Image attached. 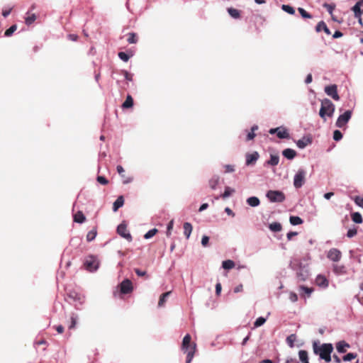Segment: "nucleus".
Masks as SVG:
<instances>
[{"label": "nucleus", "mask_w": 363, "mask_h": 363, "mask_svg": "<svg viewBox=\"0 0 363 363\" xmlns=\"http://www.w3.org/2000/svg\"><path fill=\"white\" fill-rule=\"evenodd\" d=\"M220 181V177L218 175H214L209 180V186L213 189L215 190L216 189L217 185L218 184Z\"/></svg>", "instance_id": "393cba45"}, {"label": "nucleus", "mask_w": 363, "mask_h": 363, "mask_svg": "<svg viewBox=\"0 0 363 363\" xmlns=\"http://www.w3.org/2000/svg\"><path fill=\"white\" fill-rule=\"evenodd\" d=\"M357 230L356 228H350L348 230V231L347 233V236L350 238H352L354 236H355L357 235Z\"/></svg>", "instance_id": "3c124183"}, {"label": "nucleus", "mask_w": 363, "mask_h": 363, "mask_svg": "<svg viewBox=\"0 0 363 363\" xmlns=\"http://www.w3.org/2000/svg\"><path fill=\"white\" fill-rule=\"evenodd\" d=\"M279 157L278 155H270L269 160L267 161V164L272 166H276L279 164Z\"/></svg>", "instance_id": "473e14b6"}, {"label": "nucleus", "mask_w": 363, "mask_h": 363, "mask_svg": "<svg viewBox=\"0 0 363 363\" xmlns=\"http://www.w3.org/2000/svg\"><path fill=\"white\" fill-rule=\"evenodd\" d=\"M341 252L336 248L330 249L327 255V257L333 262H338L341 259Z\"/></svg>", "instance_id": "9b49d317"}, {"label": "nucleus", "mask_w": 363, "mask_h": 363, "mask_svg": "<svg viewBox=\"0 0 363 363\" xmlns=\"http://www.w3.org/2000/svg\"><path fill=\"white\" fill-rule=\"evenodd\" d=\"M16 29H17V26L16 25L11 26L9 28H8L5 31L4 35L6 37H10L16 30Z\"/></svg>", "instance_id": "79ce46f5"}, {"label": "nucleus", "mask_w": 363, "mask_h": 363, "mask_svg": "<svg viewBox=\"0 0 363 363\" xmlns=\"http://www.w3.org/2000/svg\"><path fill=\"white\" fill-rule=\"evenodd\" d=\"M316 344H314V352L318 354L320 358L324 359L325 362H329L331 361V353L333 350V345L330 343H324L320 348L315 347Z\"/></svg>", "instance_id": "f03ea898"}, {"label": "nucleus", "mask_w": 363, "mask_h": 363, "mask_svg": "<svg viewBox=\"0 0 363 363\" xmlns=\"http://www.w3.org/2000/svg\"><path fill=\"white\" fill-rule=\"evenodd\" d=\"M312 143V140L308 137H303L300 140H298L296 142V146L299 149H304L307 145H310Z\"/></svg>", "instance_id": "2eb2a0df"}, {"label": "nucleus", "mask_w": 363, "mask_h": 363, "mask_svg": "<svg viewBox=\"0 0 363 363\" xmlns=\"http://www.w3.org/2000/svg\"><path fill=\"white\" fill-rule=\"evenodd\" d=\"M246 202L251 207H257L260 203V201L257 196L249 197L247 199Z\"/></svg>", "instance_id": "5701e85b"}, {"label": "nucleus", "mask_w": 363, "mask_h": 363, "mask_svg": "<svg viewBox=\"0 0 363 363\" xmlns=\"http://www.w3.org/2000/svg\"><path fill=\"white\" fill-rule=\"evenodd\" d=\"M157 232V230L156 228H152L150 230H148L144 235V238L146 240H148L151 238H152Z\"/></svg>", "instance_id": "37998d69"}, {"label": "nucleus", "mask_w": 363, "mask_h": 363, "mask_svg": "<svg viewBox=\"0 0 363 363\" xmlns=\"http://www.w3.org/2000/svg\"><path fill=\"white\" fill-rule=\"evenodd\" d=\"M315 284L318 286L325 289L328 286L329 282L325 276L319 274L315 278Z\"/></svg>", "instance_id": "4468645a"}, {"label": "nucleus", "mask_w": 363, "mask_h": 363, "mask_svg": "<svg viewBox=\"0 0 363 363\" xmlns=\"http://www.w3.org/2000/svg\"><path fill=\"white\" fill-rule=\"evenodd\" d=\"M209 241V237L207 235H203L201 238V245L203 247H206L208 245Z\"/></svg>", "instance_id": "680f3d73"}, {"label": "nucleus", "mask_w": 363, "mask_h": 363, "mask_svg": "<svg viewBox=\"0 0 363 363\" xmlns=\"http://www.w3.org/2000/svg\"><path fill=\"white\" fill-rule=\"evenodd\" d=\"M97 182L100 183L101 184L106 185L108 184V180L103 176H99L97 177Z\"/></svg>", "instance_id": "13d9d810"}, {"label": "nucleus", "mask_w": 363, "mask_h": 363, "mask_svg": "<svg viewBox=\"0 0 363 363\" xmlns=\"http://www.w3.org/2000/svg\"><path fill=\"white\" fill-rule=\"evenodd\" d=\"M298 11L300 15L303 18H312V16L310 13H308L304 9L300 7L298 9Z\"/></svg>", "instance_id": "a18cd8bd"}, {"label": "nucleus", "mask_w": 363, "mask_h": 363, "mask_svg": "<svg viewBox=\"0 0 363 363\" xmlns=\"http://www.w3.org/2000/svg\"><path fill=\"white\" fill-rule=\"evenodd\" d=\"M297 234H298V233H297L296 232H293V231L289 232V233H287V235H286L287 239L290 240H291V239H292V238H293L294 236L297 235Z\"/></svg>", "instance_id": "338daca9"}, {"label": "nucleus", "mask_w": 363, "mask_h": 363, "mask_svg": "<svg viewBox=\"0 0 363 363\" xmlns=\"http://www.w3.org/2000/svg\"><path fill=\"white\" fill-rule=\"evenodd\" d=\"M277 136L279 139H286L289 138V133L286 128H284V126H279L278 127Z\"/></svg>", "instance_id": "a211bd4d"}, {"label": "nucleus", "mask_w": 363, "mask_h": 363, "mask_svg": "<svg viewBox=\"0 0 363 363\" xmlns=\"http://www.w3.org/2000/svg\"><path fill=\"white\" fill-rule=\"evenodd\" d=\"M86 218L82 211H78L74 215V221L78 223H83Z\"/></svg>", "instance_id": "a878e982"}, {"label": "nucleus", "mask_w": 363, "mask_h": 363, "mask_svg": "<svg viewBox=\"0 0 363 363\" xmlns=\"http://www.w3.org/2000/svg\"><path fill=\"white\" fill-rule=\"evenodd\" d=\"M269 228L272 232H279L281 230V225L279 223L274 222L269 224Z\"/></svg>", "instance_id": "72a5a7b5"}, {"label": "nucleus", "mask_w": 363, "mask_h": 363, "mask_svg": "<svg viewBox=\"0 0 363 363\" xmlns=\"http://www.w3.org/2000/svg\"><path fill=\"white\" fill-rule=\"evenodd\" d=\"M36 19V16L35 14H31L30 16L26 18V23L27 25L32 24Z\"/></svg>", "instance_id": "8fccbe9b"}, {"label": "nucleus", "mask_w": 363, "mask_h": 363, "mask_svg": "<svg viewBox=\"0 0 363 363\" xmlns=\"http://www.w3.org/2000/svg\"><path fill=\"white\" fill-rule=\"evenodd\" d=\"M116 169H117V172L119 174V175L121 177H125V174H124V169L122 166L121 165H118L116 167Z\"/></svg>", "instance_id": "e2e57ef3"}, {"label": "nucleus", "mask_w": 363, "mask_h": 363, "mask_svg": "<svg viewBox=\"0 0 363 363\" xmlns=\"http://www.w3.org/2000/svg\"><path fill=\"white\" fill-rule=\"evenodd\" d=\"M363 4V0H360L357 1L355 5L352 8V11L354 12L355 18H360L363 11L361 10L360 7Z\"/></svg>", "instance_id": "f3484780"}, {"label": "nucleus", "mask_w": 363, "mask_h": 363, "mask_svg": "<svg viewBox=\"0 0 363 363\" xmlns=\"http://www.w3.org/2000/svg\"><path fill=\"white\" fill-rule=\"evenodd\" d=\"M267 320V318L264 317H259L256 319V320L254 323V326L255 328H258L262 326Z\"/></svg>", "instance_id": "a19ab883"}, {"label": "nucleus", "mask_w": 363, "mask_h": 363, "mask_svg": "<svg viewBox=\"0 0 363 363\" xmlns=\"http://www.w3.org/2000/svg\"><path fill=\"white\" fill-rule=\"evenodd\" d=\"M306 172L303 169H298L294 177V186L296 189H299L305 183Z\"/></svg>", "instance_id": "20e7f679"}, {"label": "nucleus", "mask_w": 363, "mask_h": 363, "mask_svg": "<svg viewBox=\"0 0 363 363\" xmlns=\"http://www.w3.org/2000/svg\"><path fill=\"white\" fill-rule=\"evenodd\" d=\"M342 138V133L340 130H334V132H333V140H335V141H339Z\"/></svg>", "instance_id": "49530a36"}, {"label": "nucleus", "mask_w": 363, "mask_h": 363, "mask_svg": "<svg viewBox=\"0 0 363 363\" xmlns=\"http://www.w3.org/2000/svg\"><path fill=\"white\" fill-rule=\"evenodd\" d=\"M170 294L171 291H167L162 294L158 302L159 307H162L164 305V303L166 302L167 298L169 296Z\"/></svg>", "instance_id": "7c9ffc66"}, {"label": "nucleus", "mask_w": 363, "mask_h": 363, "mask_svg": "<svg viewBox=\"0 0 363 363\" xmlns=\"http://www.w3.org/2000/svg\"><path fill=\"white\" fill-rule=\"evenodd\" d=\"M99 262L96 257L89 256L84 262V267L86 270L91 272L96 271L99 268Z\"/></svg>", "instance_id": "423d86ee"}, {"label": "nucleus", "mask_w": 363, "mask_h": 363, "mask_svg": "<svg viewBox=\"0 0 363 363\" xmlns=\"http://www.w3.org/2000/svg\"><path fill=\"white\" fill-rule=\"evenodd\" d=\"M118 57L123 62H128L130 56L124 52H120L118 53Z\"/></svg>", "instance_id": "de8ad7c7"}, {"label": "nucleus", "mask_w": 363, "mask_h": 363, "mask_svg": "<svg viewBox=\"0 0 363 363\" xmlns=\"http://www.w3.org/2000/svg\"><path fill=\"white\" fill-rule=\"evenodd\" d=\"M222 267L225 269H231L235 267V263L233 260L227 259L222 262Z\"/></svg>", "instance_id": "2f4dec72"}, {"label": "nucleus", "mask_w": 363, "mask_h": 363, "mask_svg": "<svg viewBox=\"0 0 363 363\" xmlns=\"http://www.w3.org/2000/svg\"><path fill=\"white\" fill-rule=\"evenodd\" d=\"M135 272L139 277H143V276H145L146 274V272L145 271H141L139 269H135Z\"/></svg>", "instance_id": "0e129e2a"}, {"label": "nucleus", "mask_w": 363, "mask_h": 363, "mask_svg": "<svg viewBox=\"0 0 363 363\" xmlns=\"http://www.w3.org/2000/svg\"><path fill=\"white\" fill-rule=\"evenodd\" d=\"M300 296L304 298H309L313 292V289L305 286H300L298 288Z\"/></svg>", "instance_id": "ddd939ff"}, {"label": "nucleus", "mask_w": 363, "mask_h": 363, "mask_svg": "<svg viewBox=\"0 0 363 363\" xmlns=\"http://www.w3.org/2000/svg\"><path fill=\"white\" fill-rule=\"evenodd\" d=\"M357 357V354L354 353H347L345 356H343L342 359L344 362H350L352 359Z\"/></svg>", "instance_id": "c03bdc74"}, {"label": "nucleus", "mask_w": 363, "mask_h": 363, "mask_svg": "<svg viewBox=\"0 0 363 363\" xmlns=\"http://www.w3.org/2000/svg\"><path fill=\"white\" fill-rule=\"evenodd\" d=\"M324 91L328 96L332 97L334 100L338 101L340 99V96L337 94V87L335 84L326 86Z\"/></svg>", "instance_id": "6e6552de"}, {"label": "nucleus", "mask_w": 363, "mask_h": 363, "mask_svg": "<svg viewBox=\"0 0 363 363\" xmlns=\"http://www.w3.org/2000/svg\"><path fill=\"white\" fill-rule=\"evenodd\" d=\"M97 235V232L96 229H93L90 230L86 235V240L88 242H91L94 240Z\"/></svg>", "instance_id": "58836bf2"}, {"label": "nucleus", "mask_w": 363, "mask_h": 363, "mask_svg": "<svg viewBox=\"0 0 363 363\" xmlns=\"http://www.w3.org/2000/svg\"><path fill=\"white\" fill-rule=\"evenodd\" d=\"M133 289V284L130 280L126 279L123 280L120 284V291L121 294H126L132 292Z\"/></svg>", "instance_id": "9d476101"}, {"label": "nucleus", "mask_w": 363, "mask_h": 363, "mask_svg": "<svg viewBox=\"0 0 363 363\" xmlns=\"http://www.w3.org/2000/svg\"><path fill=\"white\" fill-rule=\"evenodd\" d=\"M350 347V345L344 340L339 341L336 344V349L339 353H345Z\"/></svg>", "instance_id": "6ab92c4d"}, {"label": "nucleus", "mask_w": 363, "mask_h": 363, "mask_svg": "<svg viewBox=\"0 0 363 363\" xmlns=\"http://www.w3.org/2000/svg\"><path fill=\"white\" fill-rule=\"evenodd\" d=\"M224 168L225 169V172L226 173H230V172H233L235 171L234 166L231 165V164H225V165H224Z\"/></svg>", "instance_id": "052dcab7"}, {"label": "nucleus", "mask_w": 363, "mask_h": 363, "mask_svg": "<svg viewBox=\"0 0 363 363\" xmlns=\"http://www.w3.org/2000/svg\"><path fill=\"white\" fill-rule=\"evenodd\" d=\"M259 153L257 152H253L252 153H248L246 155V165L255 164L259 159Z\"/></svg>", "instance_id": "f8f14e48"}, {"label": "nucleus", "mask_w": 363, "mask_h": 363, "mask_svg": "<svg viewBox=\"0 0 363 363\" xmlns=\"http://www.w3.org/2000/svg\"><path fill=\"white\" fill-rule=\"evenodd\" d=\"M127 41L130 44L136 43L138 42V38L135 33H129L128 35Z\"/></svg>", "instance_id": "4c0bfd02"}, {"label": "nucleus", "mask_w": 363, "mask_h": 363, "mask_svg": "<svg viewBox=\"0 0 363 363\" xmlns=\"http://www.w3.org/2000/svg\"><path fill=\"white\" fill-rule=\"evenodd\" d=\"M352 117V111L348 110L340 115L336 121L335 125L337 128H342L349 122Z\"/></svg>", "instance_id": "39448f33"}, {"label": "nucleus", "mask_w": 363, "mask_h": 363, "mask_svg": "<svg viewBox=\"0 0 363 363\" xmlns=\"http://www.w3.org/2000/svg\"><path fill=\"white\" fill-rule=\"evenodd\" d=\"M133 106V99L130 95H128L125 101L123 103L122 107L123 108H131Z\"/></svg>", "instance_id": "cd10ccee"}, {"label": "nucleus", "mask_w": 363, "mask_h": 363, "mask_svg": "<svg viewBox=\"0 0 363 363\" xmlns=\"http://www.w3.org/2000/svg\"><path fill=\"white\" fill-rule=\"evenodd\" d=\"M298 357L303 363H309L308 352L306 350H300L298 352Z\"/></svg>", "instance_id": "c85d7f7f"}, {"label": "nucleus", "mask_w": 363, "mask_h": 363, "mask_svg": "<svg viewBox=\"0 0 363 363\" xmlns=\"http://www.w3.org/2000/svg\"><path fill=\"white\" fill-rule=\"evenodd\" d=\"M289 300L293 302V303H295L298 301V296L296 293L294 292H290L289 294Z\"/></svg>", "instance_id": "bf43d9fd"}, {"label": "nucleus", "mask_w": 363, "mask_h": 363, "mask_svg": "<svg viewBox=\"0 0 363 363\" xmlns=\"http://www.w3.org/2000/svg\"><path fill=\"white\" fill-rule=\"evenodd\" d=\"M76 323H77V317L72 315L71 317V325H69V328H74Z\"/></svg>", "instance_id": "69168bd1"}, {"label": "nucleus", "mask_w": 363, "mask_h": 363, "mask_svg": "<svg viewBox=\"0 0 363 363\" xmlns=\"http://www.w3.org/2000/svg\"><path fill=\"white\" fill-rule=\"evenodd\" d=\"M296 336L295 334H291L290 335H289L287 337H286V342L288 344V345L290 347H294V342L296 341Z\"/></svg>", "instance_id": "e433bc0d"}, {"label": "nucleus", "mask_w": 363, "mask_h": 363, "mask_svg": "<svg viewBox=\"0 0 363 363\" xmlns=\"http://www.w3.org/2000/svg\"><path fill=\"white\" fill-rule=\"evenodd\" d=\"M221 289L222 287L220 283H217L216 285V293L217 295H220L221 292Z\"/></svg>", "instance_id": "774afa93"}, {"label": "nucleus", "mask_w": 363, "mask_h": 363, "mask_svg": "<svg viewBox=\"0 0 363 363\" xmlns=\"http://www.w3.org/2000/svg\"><path fill=\"white\" fill-rule=\"evenodd\" d=\"M323 6L324 8H325L327 9V11H328V13L330 15L333 14V10L335 9V6L334 4H329L325 3V4H323Z\"/></svg>", "instance_id": "09e8293b"}, {"label": "nucleus", "mask_w": 363, "mask_h": 363, "mask_svg": "<svg viewBox=\"0 0 363 363\" xmlns=\"http://www.w3.org/2000/svg\"><path fill=\"white\" fill-rule=\"evenodd\" d=\"M335 111L334 104L328 99L321 100V106L319 111L320 117L324 121H327V118H332Z\"/></svg>", "instance_id": "f257e3e1"}, {"label": "nucleus", "mask_w": 363, "mask_h": 363, "mask_svg": "<svg viewBox=\"0 0 363 363\" xmlns=\"http://www.w3.org/2000/svg\"><path fill=\"white\" fill-rule=\"evenodd\" d=\"M12 7L4 8L2 11V16L6 18L11 12Z\"/></svg>", "instance_id": "6e6d98bb"}, {"label": "nucleus", "mask_w": 363, "mask_h": 363, "mask_svg": "<svg viewBox=\"0 0 363 363\" xmlns=\"http://www.w3.org/2000/svg\"><path fill=\"white\" fill-rule=\"evenodd\" d=\"M355 203L363 208V197L356 196L354 199Z\"/></svg>", "instance_id": "5fc2aeb1"}, {"label": "nucleus", "mask_w": 363, "mask_h": 363, "mask_svg": "<svg viewBox=\"0 0 363 363\" xmlns=\"http://www.w3.org/2000/svg\"><path fill=\"white\" fill-rule=\"evenodd\" d=\"M117 233L123 238L126 239L129 242L132 241V236L127 230V225L125 223H121L117 227Z\"/></svg>", "instance_id": "1a4fd4ad"}, {"label": "nucleus", "mask_w": 363, "mask_h": 363, "mask_svg": "<svg viewBox=\"0 0 363 363\" xmlns=\"http://www.w3.org/2000/svg\"><path fill=\"white\" fill-rule=\"evenodd\" d=\"M235 192V189L229 186L225 188L223 194L220 196L223 199L228 198L232 194Z\"/></svg>", "instance_id": "c9c22d12"}, {"label": "nucleus", "mask_w": 363, "mask_h": 363, "mask_svg": "<svg viewBox=\"0 0 363 363\" xmlns=\"http://www.w3.org/2000/svg\"><path fill=\"white\" fill-rule=\"evenodd\" d=\"M352 220L355 223H358V224L362 223V215L358 212H355L352 214Z\"/></svg>", "instance_id": "f704fd0d"}, {"label": "nucleus", "mask_w": 363, "mask_h": 363, "mask_svg": "<svg viewBox=\"0 0 363 363\" xmlns=\"http://www.w3.org/2000/svg\"><path fill=\"white\" fill-rule=\"evenodd\" d=\"M315 30L317 32H320L322 30H324V32L328 34V35H330V31L329 30V28H328V26H326V24L325 23V22L323 21H320L316 27H315Z\"/></svg>", "instance_id": "b1692460"}, {"label": "nucleus", "mask_w": 363, "mask_h": 363, "mask_svg": "<svg viewBox=\"0 0 363 363\" xmlns=\"http://www.w3.org/2000/svg\"><path fill=\"white\" fill-rule=\"evenodd\" d=\"M173 225H174V220H172L169 222V223L167 224V236L171 235V232L173 229Z\"/></svg>", "instance_id": "603ef678"}, {"label": "nucleus", "mask_w": 363, "mask_h": 363, "mask_svg": "<svg viewBox=\"0 0 363 363\" xmlns=\"http://www.w3.org/2000/svg\"><path fill=\"white\" fill-rule=\"evenodd\" d=\"M282 155L284 157L287 158L288 160H293L296 157V152L293 149L286 148L283 150Z\"/></svg>", "instance_id": "aec40b11"}, {"label": "nucleus", "mask_w": 363, "mask_h": 363, "mask_svg": "<svg viewBox=\"0 0 363 363\" xmlns=\"http://www.w3.org/2000/svg\"><path fill=\"white\" fill-rule=\"evenodd\" d=\"M296 275L298 280L303 281L308 279L309 272L306 267H301L299 271L297 272Z\"/></svg>", "instance_id": "dca6fc26"}, {"label": "nucleus", "mask_w": 363, "mask_h": 363, "mask_svg": "<svg viewBox=\"0 0 363 363\" xmlns=\"http://www.w3.org/2000/svg\"><path fill=\"white\" fill-rule=\"evenodd\" d=\"M196 343H193L191 345L188 344L187 345H185V347L182 345V350L187 354L186 363L191 362L196 352Z\"/></svg>", "instance_id": "0eeeda50"}, {"label": "nucleus", "mask_w": 363, "mask_h": 363, "mask_svg": "<svg viewBox=\"0 0 363 363\" xmlns=\"http://www.w3.org/2000/svg\"><path fill=\"white\" fill-rule=\"evenodd\" d=\"M123 73L125 79L127 81H128V82H132L133 81V75L131 74H130L128 71L123 70Z\"/></svg>", "instance_id": "4d7b16f0"}, {"label": "nucleus", "mask_w": 363, "mask_h": 363, "mask_svg": "<svg viewBox=\"0 0 363 363\" xmlns=\"http://www.w3.org/2000/svg\"><path fill=\"white\" fill-rule=\"evenodd\" d=\"M228 13L234 19H238L240 17V11L234 8H228Z\"/></svg>", "instance_id": "bb28decb"}, {"label": "nucleus", "mask_w": 363, "mask_h": 363, "mask_svg": "<svg viewBox=\"0 0 363 363\" xmlns=\"http://www.w3.org/2000/svg\"><path fill=\"white\" fill-rule=\"evenodd\" d=\"M124 204V199L123 196H120L117 198V199L114 201L113 204V211L114 212L117 211L118 208L122 207Z\"/></svg>", "instance_id": "412c9836"}, {"label": "nucleus", "mask_w": 363, "mask_h": 363, "mask_svg": "<svg viewBox=\"0 0 363 363\" xmlns=\"http://www.w3.org/2000/svg\"><path fill=\"white\" fill-rule=\"evenodd\" d=\"M266 197L272 203H281L286 199L284 194L278 190L268 191L266 194Z\"/></svg>", "instance_id": "7ed1b4c3"}, {"label": "nucleus", "mask_w": 363, "mask_h": 363, "mask_svg": "<svg viewBox=\"0 0 363 363\" xmlns=\"http://www.w3.org/2000/svg\"><path fill=\"white\" fill-rule=\"evenodd\" d=\"M281 9H282L284 11H285V12H286V13H289V14H291V15H293V14H294V13H295V10H294V9L292 6H291L290 5L283 4V5L281 6Z\"/></svg>", "instance_id": "ea45409f"}, {"label": "nucleus", "mask_w": 363, "mask_h": 363, "mask_svg": "<svg viewBox=\"0 0 363 363\" xmlns=\"http://www.w3.org/2000/svg\"><path fill=\"white\" fill-rule=\"evenodd\" d=\"M188 344H191V335L189 334H186L184 337L182 345L185 347Z\"/></svg>", "instance_id": "864d4df0"}, {"label": "nucleus", "mask_w": 363, "mask_h": 363, "mask_svg": "<svg viewBox=\"0 0 363 363\" xmlns=\"http://www.w3.org/2000/svg\"><path fill=\"white\" fill-rule=\"evenodd\" d=\"M183 228H184V234L185 237L186 238V239H189L191 234V232H192V229H193L192 225L189 222H186L184 223Z\"/></svg>", "instance_id": "4be33fe9"}, {"label": "nucleus", "mask_w": 363, "mask_h": 363, "mask_svg": "<svg viewBox=\"0 0 363 363\" xmlns=\"http://www.w3.org/2000/svg\"><path fill=\"white\" fill-rule=\"evenodd\" d=\"M290 223L293 225L302 224L303 220L299 216H291L289 218Z\"/></svg>", "instance_id": "c756f323"}]
</instances>
